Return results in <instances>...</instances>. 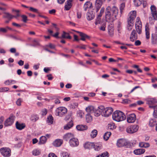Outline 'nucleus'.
<instances>
[{"instance_id": "nucleus-1", "label": "nucleus", "mask_w": 157, "mask_h": 157, "mask_svg": "<svg viewBox=\"0 0 157 157\" xmlns=\"http://www.w3.org/2000/svg\"><path fill=\"white\" fill-rule=\"evenodd\" d=\"M118 12V9L117 7L114 6H107L105 10L106 18L111 21H113L116 19Z\"/></svg>"}, {"instance_id": "nucleus-2", "label": "nucleus", "mask_w": 157, "mask_h": 157, "mask_svg": "<svg viewBox=\"0 0 157 157\" xmlns=\"http://www.w3.org/2000/svg\"><path fill=\"white\" fill-rule=\"evenodd\" d=\"M136 11L131 12L129 14V17L127 22V29L128 31L131 30L134 25V20L136 17Z\"/></svg>"}, {"instance_id": "nucleus-3", "label": "nucleus", "mask_w": 157, "mask_h": 157, "mask_svg": "<svg viewBox=\"0 0 157 157\" xmlns=\"http://www.w3.org/2000/svg\"><path fill=\"white\" fill-rule=\"evenodd\" d=\"M113 120L117 122H120L125 120V116L121 111L117 110L115 111L112 115Z\"/></svg>"}, {"instance_id": "nucleus-4", "label": "nucleus", "mask_w": 157, "mask_h": 157, "mask_svg": "<svg viewBox=\"0 0 157 157\" xmlns=\"http://www.w3.org/2000/svg\"><path fill=\"white\" fill-rule=\"evenodd\" d=\"M67 112V109L64 107L57 108L55 111V115L57 116L62 117Z\"/></svg>"}, {"instance_id": "nucleus-5", "label": "nucleus", "mask_w": 157, "mask_h": 157, "mask_svg": "<svg viewBox=\"0 0 157 157\" xmlns=\"http://www.w3.org/2000/svg\"><path fill=\"white\" fill-rule=\"evenodd\" d=\"M139 126L137 124H134L128 127L126 129L127 132L129 133H133L138 130Z\"/></svg>"}, {"instance_id": "nucleus-6", "label": "nucleus", "mask_w": 157, "mask_h": 157, "mask_svg": "<svg viewBox=\"0 0 157 157\" xmlns=\"http://www.w3.org/2000/svg\"><path fill=\"white\" fill-rule=\"evenodd\" d=\"M142 27V25L141 22L140 21L139 17H138L136 18V20L135 27L137 33L139 34L141 33Z\"/></svg>"}, {"instance_id": "nucleus-7", "label": "nucleus", "mask_w": 157, "mask_h": 157, "mask_svg": "<svg viewBox=\"0 0 157 157\" xmlns=\"http://www.w3.org/2000/svg\"><path fill=\"white\" fill-rule=\"evenodd\" d=\"M113 110L111 107H107L105 108L103 111L102 115L105 117H108L112 113Z\"/></svg>"}, {"instance_id": "nucleus-8", "label": "nucleus", "mask_w": 157, "mask_h": 157, "mask_svg": "<svg viewBox=\"0 0 157 157\" xmlns=\"http://www.w3.org/2000/svg\"><path fill=\"white\" fill-rule=\"evenodd\" d=\"M0 151L2 155L5 157H9L11 155V150L10 149L6 147L2 148Z\"/></svg>"}, {"instance_id": "nucleus-9", "label": "nucleus", "mask_w": 157, "mask_h": 157, "mask_svg": "<svg viewBox=\"0 0 157 157\" xmlns=\"http://www.w3.org/2000/svg\"><path fill=\"white\" fill-rule=\"evenodd\" d=\"M104 110V106H101L97 108H95L94 114L96 117L99 116L101 114H102L103 111Z\"/></svg>"}, {"instance_id": "nucleus-10", "label": "nucleus", "mask_w": 157, "mask_h": 157, "mask_svg": "<svg viewBox=\"0 0 157 157\" xmlns=\"http://www.w3.org/2000/svg\"><path fill=\"white\" fill-rule=\"evenodd\" d=\"M14 117L11 116L8 118L5 121L4 124L5 127L11 126L14 122Z\"/></svg>"}, {"instance_id": "nucleus-11", "label": "nucleus", "mask_w": 157, "mask_h": 157, "mask_svg": "<svg viewBox=\"0 0 157 157\" xmlns=\"http://www.w3.org/2000/svg\"><path fill=\"white\" fill-rule=\"evenodd\" d=\"M103 0H96L95 2V7L96 11L97 12L100 9L103 3Z\"/></svg>"}, {"instance_id": "nucleus-12", "label": "nucleus", "mask_w": 157, "mask_h": 157, "mask_svg": "<svg viewBox=\"0 0 157 157\" xmlns=\"http://www.w3.org/2000/svg\"><path fill=\"white\" fill-rule=\"evenodd\" d=\"M152 16L155 20H157V11L156 10V8L155 6L152 5L151 7Z\"/></svg>"}, {"instance_id": "nucleus-13", "label": "nucleus", "mask_w": 157, "mask_h": 157, "mask_svg": "<svg viewBox=\"0 0 157 157\" xmlns=\"http://www.w3.org/2000/svg\"><path fill=\"white\" fill-rule=\"evenodd\" d=\"M69 143L70 145L73 147L77 146L79 144L78 140L77 139L74 138L70 139Z\"/></svg>"}, {"instance_id": "nucleus-14", "label": "nucleus", "mask_w": 157, "mask_h": 157, "mask_svg": "<svg viewBox=\"0 0 157 157\" xmlns=\"http://www.w3.org/2000/svg\"><path fill=\"white\" fill-rule=\"evenodd\" d=\"M127 121L129 123H134L136 120V115L134 114L129 115L127 117Z\"/></svg>"}, {"instance_id": "nucleus-15", "label": "nucleus", "mask_w": 157, "mask_h": 157, "mask_svg": "<svg viewBox=\"0 0 157 157\" xmlns=\"http://www.w3.org/2000/svg\"><path fill=\"white\" fill-rule=\"evenodd\" d=\"M95 17V13L92 11H89L86 14V18L88 21L93 19Z\"/></svg>"}, {"instance_id": "nucleus-16", "label": "nucleus", "mask_w": 157, "mask_h": 157, "mask_svg": "<svg viewBox=\"0 0 157 157\" xmlns=\"http://www.w3.org/2000/svg\"><path fill=\"white\" fill-rule=\"evenodd\" d=\"M137 39V35L136 31L133 30L130 36V40L132 42L134 41Z\"/></svg>"}, {"instance_id": "nucleus-17", "label": "nucleus", "mask_w": 157, "mask_h": 157, "mask_svg": "<svg viewBox=\"0 0 157 157\" xmlns=\"http://www.w3.org/2000/svg\"><path fill=\"white\" fill-rule=\"evenodd\" d=\"M72 0H67L65 6V9L66 10H68L70 9L72 5Z\"/></svg>"}, {"instance_id": "nucleus-18", "label": "nucleus", "mask_w": 157, "mask_h": 157, "mask_svg": "<svg viewBox=\"0 0 157 157\" xmlns=\"http://www.w3.org/2000/svg\"><path fill=\"white\" fill-rule=\"evenodd\" d=\"M147 103L150 105L157 103V100L155 98H148L146 99Z\"/></svg>"}, {"instance_id": "nucleus-19", "label": "nucleus", "mask_w": 157, "mask_h": 157, "mask_svg": "<svg viewBox=\"0 0 157 157\" xmlns=\"http://www.w3.org/2000/svg\"><path fill=\"white\" fill-rule=\"evenodd\" d=\"M127 144L126 142L124 140L120 139L118 140L117 143V145L119 147H121Z\"/></svg>"}, {"instance_id": "nucleus-20", "label": "nucleus", "mask_w": 157, "mask_h": 157, "mask_svg": "<svg viewBox=\"0 0 157 157\" xmlns=\"http://www.w3.org/2000/svg\"><path fill=\"white\" fill-rule=\"evenodd\" d=\"M16 127L17 129L21 130L24 128L25 126L24 124L20 123L18 121H17L16 124Z\"/></svg>"}, {"instance_id": "nucleus-21", "label": "nucleus", "mask_w": 157, "mask_h": 157, "mask_svg": "<svg viewBox=\"0 0 157 157\" xmlns=\"http://www.w3.org/2000/svg\"><path fill=\"white\" fill-rule=\"evenodd\" d=\"M76 128L78 130L83 131L87 129L88 127L86 125L80 124L77 125Z\"/></svg>"}, {"instance_id": "nucleus-22", "label": "nucleus", "mask_w": 157, "mask_h": 157, "mask_svg": "<svg viewBox=\"0 0 157 157\" xmlns=\"http://www.w3.org/2000/svg\"><path fill=\"white\" fill-rule=\"evenodd\" d=\"M74 135L73 134L71 133H67L65 135L63 136L64 139L66 141H67L68 140L72 139L73 138Z\"/></svg>"}, {"instance_id": "nucleus-23", "label": "nucleus", "mask_w": 157, "mask_h": 157, "mask_svg": "<svg viewBox=\"0 0 157 157\" xmlns=\"http://www.w3.org/2000/svg\"><path fill=\"white\" fill-rule=\"evenodd\" d=\"M94 146V144L92 143L87 142L85 143L84 146L85 148L90 149L92 148Z\"/></svg>"}, {"instance_id": "nucleus-24", "label": "nucleus", "mask_w": 157, "mask_h": 157, "mask_svg": "<svg viewBox=\"0 0 157 157\" xmlns=\"http://www.w3.org/2000/svg\"><path fill=\"white\" fill-rule=\"evenodd\" d=\"M149 29L148 27V25L147 24L145 25V30L146 38L147 39H149L150 38V33L149 31Z\"/></svg>"}, {"instance_id": "nucleus-25", "label": "nucleus", "mask_w": 157, "mask_h": 157, "mask_svg": "<svg viewBox=\"0 0 157 157\" xmlns=\"http://www.w3.org/2000/svg\"><path fill=\"white\" fill-rule=\"evenodd\" d=\"M62 141L60 139L56 140L53 143V145L55 147H59L62 144Z\"/></svg>"}, {"instance_id": "nucleus-26", "label": "nucleus", "mask_w": 157, "mask_h": 157, "mask_svg": "<svg viewBox=\"0 0 157 157\" xmlns=\"http://www.w3.org/2000/svg\"><path fill=\"white\" fill-rule=\"evenodd\" d=\"M92 6V3L89 1L86 2L84 5L83 8L84 10L86 11L88 8H91Z\"/></svg>"}, {"instance_id": "nucleus-27", "label": "nucleus", "mask_w": 157, "mask_h": 157, "mask_svg": "<svg viewBox=\"0 0 157 157\" xmlns=\"http://www.w3.org/2000/svg\"><path fill=\"white\" fill-rule=\"evenodd\" d=\"M95 108L93 106L90 105L86 108V110L87 112L94 113Z\"/></svg>"}, {"instance_id": "nucleus-28", "label": "nucleus", "mask_w": 157, "mask_h": 157, "mask_svg": "<svg viewBox=\"0 0 157 157\" xmlns=\"http://www.w3.org/2000/svg\"><path fill=\"white\" fill-rule=\"evenodd\" d=\"M151 43L153 44H157V36L154 35L152 34L151 36Z\"/></svg>"}, {"instance_id": "nucleus-29", "label": "nucleus", "mask_w": 157, "mask_h": 157, "mask_svg": "<svg viewBox=\"0 0 157 157\" xmlns=\"http://www.w3.org/2000/svg\"><path fill=\"white\" fill-rule=\"evenodd\" d=\"M149 108H153L154 109V111L153 113L154 117L155 118H157V106H155L153 105L149 106Z\"/></svg>"}, {"instance_id": "nucleus-30", "label": "nucleus", "mask_w": 157, "mask_h": 157, "mask_svg": "<svg viewBox=\"0 0 157 157\" xmlns=\"http://www.w3.org/2000/svg\"><path fill=\"white\" fill-rule=\"evenodd\" d=\"M80 36L81 37L80 40L83 41H85L86 38L89 39L90 38L89 36L83 33H80Z\"/></svg>"}, {"instance_id": "nucleus-31", "label": "nucleus", "mask_w": 157, "mask_h": 157, "mask_svg": "<svg viewBox=\"0 0 157 157\" xmlns=\"http://www.w3.org/2000/svg\"><path fill=\"white\" fill-rule=\"evenodd\" d=\"M47 123L48 124L51 125L53 124V118L52 115H50L47 118Z\"/></svg>"}, {"instance_id": "nucleus-32", "label": "nucleus", "mask_w": 157, "mask_h": 157, "mask_svg": "<svg viewBox=\"0 0 157 157\" xmlns=\"http://www.w3.org/2000/svg\"><path fill=\"white\" fill-rule=\"evenodd\" d=\"M73 125L72 121L68 123L64 126V129L65 130H68L71 128Z\"/></svg>"}, {"instance_id": "nucleus-33", "label": "nucleus", "mask_w": 157, "mask_h": 157, "mask_svg": "<svg viewBox=\"0 0 157 157\" xmlns=\"http://www.w3.org/2000/svg\"><path fill=\"white\" fill-rule=\"evenodd\" d=\"M47 139L45 136H42L40 138L39 144H43L45 143L47 141Z\"/></svg>"}, {"instance_id": "nucleus-34", "label": "nucleus", "mask_w": 157, "mask_h": 157, "mask_svg": "<svg viewBox=\"0 0 157 157\" xmlns=\"http://www.w3.org/2000/svg\"><path fill=\"white\" fill-rule=\"evenodd\" d=\"M144 0H134V3L135 6L138 7L140 6L143 2Z\"/></svg>"}, {"instance_id": "nucleus-35", "label": "nucleus", "mask_w": 157, "mask_h": 157, "mask_svg": "<svg viewBox=\"0 0 157 157\" xmlns=\"http://www.w3.org/2000/svg\"><path fill=\"white\" fill-rule=\"evenodd\" d=\"M98 131L96 129H94L91 132L90 136L91 138H94L95 137L97 134Z\"/></svg>"}, {"instance_id": "nucleus-36", "label": "nucleus", "mask_w": 157, "mask_h": 157, "mask_svg": "<svg viewBox=\"0 0 157 157\" xmlns=\"http://www.w3.org/2000/svg\"><path fill=\"white\" fill-rule=\"evenodd\" d=\"M4 14H5V15L3 16L4 18L11 19L14 17V16L11 15L8 13L5 12L4 13Z\"/></svg>"}, {"instance_id": "nucleus-37", "label": "nucleus", "mask_w": 157, "mask_h": 157, "mask_svg": "<svg viewBox=\"0 0 157 157\" xmlns=\"http://www.w3.org/2000/svg\"><path fill=\"white\" fill-rule=\"evenodd\" d=\"M62 37L63 38H65L68 39H71V36L69 35L68 33H66L65 32H63Z\"/></svg>"}, {"instance_id": "nucleus-38", "label": "nucleus", "mask_w": 157, "mask_h": 157, "mask_svg": "<svg viewBox=\"0 0 157 157\" xmlns=\"http://www.w3.org/2000/svg\"><path fill=\"white\" fill-rule=\"evenodd\" d=\"M111 135V133L110 132H107L105 133L104 135L103 138L104 140H107L109 138Z\"/></svg>"}, {"instance_id": "nucleus-39", "label": "nucleus", "mask_w": 157, "mask_h": 157, "mask_svg": "<svg viewBox=\"0 0 157 157\" xmlns=\"http://www.w3.org/2000/svg\"><path fill=\"white\" fill-rule=\"evenodd\" d=\"M39 119V117L37 115H33L31 117V120L33 122H35Z\"/></svg>"}, {"instance_id": "nucleus-40", "label": "nucleus", "mask_w": 157, "mask_h": 157, "mask_svg": "<svg viewBox=\"0 0 157 157\" xmlns=\"http://www.w3.org/2000/svg\"><path fill=\"white\" fill-rule=\"evenodd\" d=\"M86 119L88 123L90 122L92 120V117L90 114H88L86 116Z\"/></svg>"}, {"instance_id": "nucleus-41", "label": "nucleus", "mask_w": 157, "mask_h": 157, "mask_svg": "<svg viewBox=\"0 0 157 157\" xmlns=\"http://www.w3.org/2000/svg\"><path fill=\"white\" fill-rule=\"evenodd\" d=\"M156 121L153 119H151L149 122V125L150 127H153L156 125Z\"/></svg>"}, {"instance_id": "nucleus-42", "label": "nucleus", "mask_w": 157, "mask_h": 157, "mask_svg": "<svg viewBox=\"0 0 157 157\" xmlns=\"http://www.w3.org/2000/svg\"><path fill=\"white\" fill-rule=\"evenodd\" d=\"M40 153V151L38 149L34 150L32 152L33 154L35 156L39 155Z\"/></svg>"}, {"instance_id": "nucleus-43", "label": "nucleus", "mask_w": 157, "mask_h": 157, "mask_svg": "<svg viewBox=\"0 0 157 157\" xmlns=\"http://www.w3.org/2000/svg\"><path fill=\"white\" fill-rule=\"evenodd\" d=\"M29 10L30 11H31L33 12H35V13H39L38 10L37 9L34 8L32 7H29Z\"/></svg>"}, {"instance_id": "nucleus-44", "label": "nucleus", "mask_w": 157, "mask_h": 157, "mask_svg": "<svg viewBox=\"0 0 157 157\" xmlns=\"http://www.w3.org/2000/svg\"><path fill=\"white\" fill-rule=\"evenodd\" d=\"M93 147L95 150L96 151H98L100 150L101 148V145L98 146L94 144Z\"/></svg>"}, {"instance_id": "nucleus-45", "label": "nucleus", "mask_w": 157, "mask_h": 157, "mask_svg": "<svg viewBox=\"0 0 157 157\" xmlns=\"http://www.w3.org/2000/svg\"><path fill=\"white\" fill-rule=\"evenodd\" d=\"M33 44L32 45L33 46H36L40 45L39 41L36 40H34L33 41Z\"/></svg>"}, {"instance_id": "nucleus-46", "label": "nucleus", "mask_w": 157, "mask_h": 157, "mask_svg": "<svg viewBox=\"0 0 157 157\" xmlns=\"http://www.w3.org/2000/svg\"><path fill=\"white\" fill-rule=\"evenodd\" d=\"M109 156V154L107 152H105L100 155L101 157H108Z\"/></svg>"}, {"instance_id": "nucleus-47", "label": "nucleus", "mask_w": 157, "mask_h": 157, "mask_svg": "<svg viewBox=\"0 0 157 157\" xmlns=\"http://www.w3.org/2000/svg\"><path fill=\"white\" fill-rule=\"evenodd\" d=\"M77 115L78 117L82 118L84 115V113L82 111H78L77 112Z\"/></svg>"}, {"instance_id": "nucleus-48", "label": "nucleus", "mask_w": 157, "mask_h": 157, "mask_svg": "<svg viewBox=\"0 0 157 157\" xmlns=\"http://www.w3.org/2000/svg\"><path fill=\"white\" fill-rule=\"evenodd\" d=\"M21 17L22 18V20L25 23L26 22L27 20V17L25 15H22Z\"/></svg>"}, {"instance_id": "nucleus-49", "label": "nucleus", "mask_w": 157, "mask_h": 157, "mask_svg": "<svg viewBox=\"0 0 157 157\" xmlns=\"http://www.w3.org/2000/svg\"><path fill=\"white\" fill-rule=\"evenodd\" d=\"M124 7H125V4L124 3H122L120 7V10L121 11V13H122V10H123L124 8Z\"/></svg>"}, {"instance_id": "nucleus-50", "label": "nucleus", "mask_w": 157, "mask_h": 157, "mask_svg": "<svg viewBox=\"0 0 157 157\" xmlns=\"http://www.w3.org/2000/svg\"><path fill=\"white\" fill-rule=\"evenodd\" d=\"M21 99L20 98L17 99L16 101V104L18 106H20L21 105Z\"/></svg>"}, {"instance_id": "nucleus-51", "label": "nucleus", "mask_w": 157, "mask_h": 157, "mask_svg": "<svg viewBox=\"0 0 157 157\" xmlns=\"http://www.w3.org/2000/svg\"><path fill=\"white\" fill-rule=\"evenodd\" d=\"M47 113V109H42V113L43 115H45Z\"/></svg>"}, {"instance_id": "nucleus-52", "label": "nucleus", "mask_w": 157, "mask_h": 157, "mask_svg": "<svg viewBox=\"0 0 157 157\" xmlns=\"http://www.w3.org/2000/svg\"><path fill=\"white\" fill-rule=\"evenodd\" d=\"M141 42L139 40H136L135 43V44L136 46H139L141 44Z\"/></svg>"}, {"instance_id": "nucleus-53", "label": "nucleus", "mask_w": 157, "mask_h": 157, "mask_svg": "<svg viewBox=\"0 0 157 157\" xmlns=\"http://www.w3.org/2000/svg\"><path fill=\"white\" fill-rule=\"evenodd\" d=\"M105 25L103 24L100 28V30L104 31L105 30Z\"/></svg>"}, {"instance_id": "nucleus-54", "label": "nucleus", "mask_w": 157, "mask_h": 157, "mask_svg": "<svg viewBox=\"0 0 157 157\" xmlns=\"http://www.w3.org/2000/svg\"><path fill=\"white\" fill-rule=\"evenodd\" d=\"M0 31L4 33H6L7 31V30L6 29L1 28H0Z\"/></svg>"}, {"instance_id": "nucleus-55", "label": "nucleus", "mask_w": 157, "mask_h": 157, "mask_svg": "<svg viewBox=\"0 0 157 157\" xmlns=\"http://www.w3.org/2000/svg\"><path fill=\"white\" fill-rule=\"evenodd\" d=\"M56 12V10L55 9H52L49 11V13L50 14H54Z\"/></svg>"}, {"instance_id": "nucleus-56", "label": "nucleus", "mask_w": 157, "mask_h": 157, "mask_svg": "<svg viewBox=\"0 0 157 157\" xmlns=\"http://www.w3.org/2000/svg\"><path fill=\"white\" fill-rule=\"evenodd\" d=\"M62 155L63 157H69V154L67 152H63L62 153Z\"/></svg>"}, {"instance_id": "nucleus-57", "label": "nucleus", "mask_w": 157, "mask_h": 157, "mask_svg": "<svg viewBox=\"0 0 157 157\" xmlns=\"http://www.w3.org/2000/svg\"><path fill=\"white\" fill-rule=\"evenodd\" d=\"M48 46L51 49H54L55 48V45L52 44L50 43L48 44Z\"/></svg>"}, {"instance_id": "nucleus-58", "label": "nucleus", "mask_w": 157, "mask_h": 157, "mask_svg": "<svg viewBox=\"0 0 157 157\" xmlns=\"http://www.w3.org/2000/svg\"><path fill=\"white\" fill-rule=\"evenodd\" d=\"M101 21V19L100 18L98 17L97 19L96 20L95 24L97 25L98 24H99Z\"/></svg>"}, {"instance_id": "nucleus-59", "label": "nucleus", "mask_w": 157, "mask_h": 157, "mask_svg": "<svg viewBox=\"0 0 157 157\" xmlns=\"http://www.w3.org/2000/svg\"><path fill=\"white\" fill-rule=\"evenodd\" d=\"M48 157H57L56 155L53 153H50L48 155Z\"/></svg>"}, {"instance_id": "nucleus-60", "label": "nucleus", "mask_w": 157, "mask_h": 157, "mask_svg": "<svg viewBox=\"0 0 157 157\" xmlns=\"http://www.w3.org/2000/svg\"><path fill=\"white\" fill-rule=\"evenodd\" d=\"M139 150H140L139 151V152H140V154H141L143 153H144L145 151V150L144 149H138Z\"/></svg>"}, {"instance_id": "nucleus-61", "label": "nucleus", "mask_w": 157, "mask_h": 157, "mask_svg": "<svg viewBox=\"0 0 157 157\" xmlns=\"http://www.w3.org/2000/svg\"><path fill=\"white\" fill-rule=\"evenodd\" d=\"M12 25L13 26H16L18 28H20L21 26V25L15 22H13L12 23Z\"/></svg>"}, {"instance_id": "nucleus-62", "label": "nucleus", "mask_w": 157, "mask_h": 157, "mask_svg": "<svg viewBox=\"0 0 157 157\" xmlns=\"http://www.w3.org/2000/svg\"><path fill=\"white\" fill-rule=\"evenodd\" d=\"M9 90L8 88H0V92H3L4 91H7Z\"/></svg>"}, {"instance_id": "nucleus-63", "label": "nucleus", "mask_w": 157, "mask_h": 157, "mask_svg": "<svg viewBox=\"0 0 157 157\" xmlns=\"http://www.w3.org/2000/svg\"><path fill=\"white\" fill-rule=\"evenodd\" d=\"M10 51L12 53H15L16 52V49L14 48H12L10 49Z\"/></svg>"}, {"instance_id": "nucleus-64", "label": "nucleus", "mask_w": 157, "mask_h": 157, "mask_svg": "<svg viewBox=\"0 0 157 157\" xmlns=\"http://www.w3.org/2000/svg\"><path fill=\"white\" fill-rule=\"evenodd\" d=\"M24 63V62L23 61H22L21 60H19V61L18 62V64L20 66H22L23 65Z\"/></svg>"}]
</instances>
